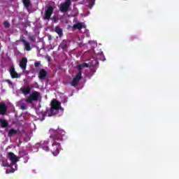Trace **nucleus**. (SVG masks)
Masks as SVG:
<instances>
[{"mask_svg":"<svg viewBox=\"0 0 179 179\" xmlns=\"http://www.w3.org/2000/svg\"><path fill=\"white\" fill-rule=\"evenodd\" d=\"M50 132L53 134L50 136V139H52L53 141L50 152L53 154V156H57L59 155V150H61V143L57 141H62V138L65 136V131L64 129H50Z\"/></svg>","mask_w":179,"mask_h":179,"instance_id":"1","label":"nucleus"},{"mask_svg":"<svg viewBox=\"0 0 179 179\" xmlns=\"http://www.w3.org/2000/svg\"><path fill=\"white\" fill-rule=\"evenodd\" d=\"M61 110L62 113H64V108H61V103L58 101L57 99H53L51 102V108L47 112H45L43 114V117H52V115H57L58 112Z\"/></svg>","mask_w":179,"mask_h":179,"instance_id":"2","label":"nucleus"},{"mask_svg":"<svg viewBox=\"0 0 179 179\" xmlns=\"http://www.w3.org/2000/svg\"><path fill=\"white\" fill-rule=\"evenodd\" d=\"M83 68H89V64L87 63H83L81 64H78L77 66V69H78V72L77 73L75 78H73V80L71 83V86H76L80 79H82V71Z\"/></svg>","mask_w":179,"mask_h":179,"instance_id":"3","label":"nucleus"},{"mask_svg":"<svg viewBox=\"0 0 179 179\" xmlns=\"http://www.w3.org/2000/svg\"><path fill=\"white\" fill-rule=\"evenodd\" d=\"M39 100H41V94L37 91H34L31 94H29L25 101L28 104H33V101H39Z\"/></svg>","mask_w":179,"mask_h":179,"instance_id":"4","label":"nucleus"},{"mask_svg":"<svg viewBox=\"0 0 179 179\" xmlns=\"http://www.w3.org/2000/svg\"><path fill=\"white\" fill-rule=\"evenodd\" d=\"M71 5L72 1H71V0H66L65 2L60 4L59 9L62 13H66V12L69 10V8H71Z\"/></svg>","mask_w":179,"mask_h":179,"instance_id":"5","label":"nucleus"},{"mask_svg":"<svg viewBox=\"0 0 179 179\" xmlns=\"http://www.w3.org/2000/svg\"><path fill=\"white\" fill-rule=\"evenodd\" d=\"M8 157L11 162V164L13 166H15V169H13V171H11V173H14L15 170H16L17 167V164H16V163H17V162H19V158H17V157L15 156V155L13 152H8Z\"/></svg>","mask_w":179,"mask_h":179,"instance_id":"6","label":"nucleus"},{"mask_svg":"<svg viewBox=\"0 0 179 179\" xmlns=\"http://www.w3.org/2000/svg\"><path fill=\"white\" fill-rule=\"evenodd\" d=\"M54 13V7L52 6H49L45 10V15L43 19L45 20H50L51 19V15Z\"/></svg>","mask_w":179,"mask_h":179,"instance_id":"7","label":"nucleus"},{"mask_svg":"<svg viewBox=\"0 0 179 179\" xmlns=\"http://www.w3.org/2000/svg\"><path fill=\"white\" fill-rule=\"evenodd\" d=\"M6 111H8V106L4 102L0 103V115H5L6 114Z\"/></svg>","mask_w":179,"mask_h":179,"instance_id":"8","label":"nucleus"},{"mask_svg":"<svg viewBox=\"0 0 179 179\" xmlns=\"http://www.w3.org/2000/svg\"><path fill=\"white\" fill-rule=\"evenodd\" d=\"M20 68L22 69V71H26V68H27V58L22 57L20 61Z\"/></svg>","mask_w":179,"mask_h":179,"instance_id":"9","label":"nucleus"},{"mask_svg":"<svg viewBox=\"0 0 179 179\" xmlns=\"http://www.w3.org/2000/svg\"><path fill=\"white\" fill-rule=\"evenodd\" d=\"M73 29L76 30H82V29H86V25L83 22H78L73 25Z\"/></svg>","mask_w":179,"mask_h":179,"instance_id":"10","label":"nucleus"},{"mask_svg":"<svg viewBox=\"0 0 179 179\" xmlns=\"http://www.w3.org/2000/svg\"><path fill=\"white\" fill-rule=\"evenodd\" d=\"M20 91L24 96H27V94H30V92H31V87L29 85L24 87L20 89Z\"/></svg>","mask_w":179,"mask_h":179,"instance_id":"11","label":"nucleus"},{"mask_svg":"<svg viewBox=\"0 0 179 179\" xmlns=\"http://www.w3.org/2000/svg\"><path fill=\"white\" fill-rule=\"evenodd\" d=\"M21 41L24 46V50H26L27 51H31V45H30V43H29L27 41H26V39L24 38L21 39Z\"/></svg>","mask_w":179,"mask_h":179,"instance_id":"12","label":"nucleus"},{"mask_svg":"<svg viewBox=\"0 0 179 179\" xmlns=\"http://www.w3.org/2000/svg\"><path fill=\"white\" fill-rule=\"evenodd\" d=\"M38 78L41 80H44V79H45V78H47V71H45V69H41L39 71Z\"/></svg>","mask_w":179,"mask_h":179,"instance_id":"13","label":"nucleus"},{"mask_svg":"<svg viewBox=\"0 0 179 179\" xmlns=\"http://www.w3.org/2000/svg\"><path fill=\"white\" fill-rule=\"evenodd\" d=\"M10 75L13 79L19 78V74L15 71V67L11 66L10 69Z\"/></svg>","mask_w":179,"mask_h":179,"instance_id":"14","label":"nucleus"},{"mask_svg":"<svg viewBox=\"0 0 179 179\" xmlns=\"http://www.w3.org/2000/svg\"><path fill=\"white\" fill-rule=\"evenodd\" d=\"M55 31L58 34L59 37H62L64 36L62 28H60L58 26L55 27Z\"/></svg>","mask_w":179,"mask_h":179,"instance_id":"15","label":"nucleus"},{"mask_svg":"<svg viewBox=\"0 0 179 179\" xmlns=\"http://www.w3.org/2000/svg\"><path fill=\"white\" fill-rule=\"evenodd\" d=\"M17 134V130L11 128L8 131V138H12V136Z\"/></svg>","mask_w":179,"mask_h":179,"instance_id":"16","label":"nucleus"},{"mask_svg":"<svg viewBox=\"0 0 179 179\" xmlns=\"http://www.w3.org/2000/svg\"><path fill=\"white\" fill-rule=\"evenodd\" d=\"M60 48L62 50H64V51H66L68 50V42L64 40L62 42L59 44Z\"/></svg>","mask_w":179,"mask_h":179,"instance_id":"17","label":"nucleus"},{"mask_svg":"<svg viewBox=\"0 0 179 179\" xmlns=\"http://www.w3.org/2000/svg\"><path fill=\"white\" fill-rule=\"evenodd\" d=\"M0 124L1 125V128H8V127H9V123L3 119H0Z\"/></svg>","mask_w":179,"mask_h":179,"instance_id":"18","label":"nucleus"},{"mask_svg":"<svg viewBox=\"0 0 179 179\" xmlns=\"http://www.w3.org/2000/svg\"><path fill=\"white\" fill-rule=\"evenodd\" d=\"M22 2L25 8H29L30 6V0H22Z\"/></svg>","mask_w":179,"mask_h":179,"instance_id":"19","label":"nucleus"},{"mask_svg":"<svg viewBox=\"0 0 179 179\" xmlns=\"http://www.w3.org/2000/svg\"><path fill=\"white\" fill-rule=\"evenodd\" d=\"M3 24L6 29H9L10 27V24L8 21H4Z\"/></svg>","mask_w":179,"mask_h":179,"instance_id":"20","label":"nucleus"},{"mask_svg":"<svg viewBox=\"0 0 179 179\" xmlns=\"http://www.w3.org/2000/svg\"><path fill=\"white\" fill-rule=\"evenodd\" d=\"M29 40H30V41H33L34 43V41H36V36H34V35L30 36Z\"/></svg>","mask_w":179,"mask_h":179,"instance_id":"21","label":"nucleus"},{"mask_svg":"<svg viewBox=\"0 0 179 179\" xmlns=\"http://www.w3.org/2000/svg\"><path fill=\"white\" fill-rule=\"evenodd\" d=\"M42 149L45 152H50V148H48V146H42Z\"/></svg>","mask_w":179,"mask_h":179,"instance_id":"22","label":"nucleus"},{"mask_svg":"<svg viewBox=\"0 0 179 179\" xmlns=\"http://www.w3.org/2000/svg\"><path fill=\"white\" fill-rule=\"evenodd\" d=\"M2 166L3 167H9V163H8L7 162H2Z\"/></svg>","mask_w":179,"mask_h":179,"instance_id":"23","label":"nucleus"},{"mask_svg":"<svg viewBox=\"0 0 179 179\" xmlns=\"http://www.w3.org/2000/svg\"><path fill=\"white\" fill-rule=\"evenodd\" d=\"M20 109L23 110H26V105L24 103H22L20 105Z\"/></svg>","mask_w":179,"mask_h":179,"instance_id":"24","label":"nucleus"},{"mask_svg":"<svg viewBox=\"0 0 179 179\" xmlns=\"http://www.w3.org/2000/svg\"><path fill=\"white\" fill-rule=\"evenodd\" d=\"M29 162V157L24 156V163H27Z\"/></svg>","mask_w":179,"mask_h":179,"instance_id":"25","label":"nucleus"},{"mask_svg":"<svg viewBox=\"0 0 179 179\" xmlns=\"http://www.w3.org/2000/svg\"><path fill=\"white\" fill-rule=\"evenodd\" d=\"M6 82L8 83V85H10L11 86H13V83L10 81V80H6Z\"/></svg>","mask_w":179,"mask_h":179,"instance_id":"26","label":"nucleus"},{"mask_svg":"<svg viewBox=\"0 0 179 179\" xmlns=\"http://www.w3.org/2000/svg\"><path fill=\"white\" fill-rule=\"evenodd\" d=\"M34 65H35V67H36V68H38V66H40V62H36L34 63Z\"/></svg>","mask_w":179,"mask_h":179,"instance_id":"27","label":"nucleus"},{"mask_svg":"<svg viewBox=\"0 0 179 179\" xmlns=\"http://www.w3.org/2000/svg\"><path fill=\"white\" fill-rule=\"evenodd\" d=\"M90 8H92V6H93V5H94V3H90Z\"/></svg>","mask_w":179,"mask_h":179,"instance_id":"28","label":"nucleus"},{"mask_svg":"<svg viewBox=\"0 0 179 179\" xmlns=\"http://www.w3.org/2000/svg\"><path fill=\"white\" fill-rule=\"evenodd\" d=\"M43 143L44 145H48V141H44Z\"/></svg>","mask_w":179,"mask_h":179,"instance_id":"29","label":"nucleus"},{"mask_svg":"<svg viewBox=\"0 0 179 179\" xmlns=\"http://www.w3.org/2000/svg\"><path fill=\"white\" fill-rule=\"evenodd\" d=\"M6 173H9V172H8V170L6 171Z\"/></svg>","mask_w":179,"mask_h":179,"instance_id":"30","label":"nucleus"}]
</instances>
